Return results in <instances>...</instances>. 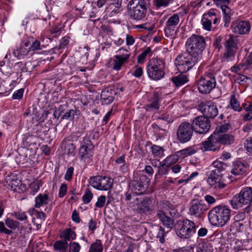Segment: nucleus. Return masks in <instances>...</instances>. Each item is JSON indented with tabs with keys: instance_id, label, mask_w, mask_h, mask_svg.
Returning <instances> with one entry per match:
<instances>
[{
	"instance_id": "1",
	"label": "nucleus",
	"mask_w": 252,
	"mask_h": 252,
	"mask_svg": "<svg viewBox=\"0 0 252 252\" xmlns=\"http://www.w3.org/2000/svg\"><path fill=\"white\" fill-rule=\"evenodd\" d=\"M231 210L225 205H219L212 208L208 217L210 223L215 226L222 227L229 220Z\"/></svg>"
},
{
	"instance_id": "2",
	"label": "nucleus",
	"mask_w": 252,
	"mask_h": 252,
	"mask_svg": "<svg viewBox=\"0 0 252 252\" xmlns=\"http://www.w3.org/2000/svg\"><path fill=\"white\" fill-rule=\"evenodd\" d=\"M235 141V136L231 133L223 134H212L207 141L202 142L204 151H216L219 150L221 145H230Z\"/></svg>"
},
{
	"instance_id": "3",
	"label": "nucleus",
	"mask_w": 252,
	"mask_h": 252,
	"mask_svg": "<svg viewBox=\"0 0 252 252\" xmlns=\"http://www.w3.org/2000/svg\"><path fill=\"white\" fill-rule=\"evenodd\" d=\"M165 62L159 58H152L147 63L146 72L151 80L158 81L165 75Z\"/></svg>"
},
{
	"instance_id": "4",
	"label": "nucleus",
	"mask_w": 252,
	"mask_h": 252,
	"mask_svg": "<svg viewBox=\"0 0 252 252\" xmlns=\"http://www.w3.org/2000/svg\"><path fill=\"white\" fill-rule=\"evenodd\" d=\"M206 45L204 37L193 34L188 39L186 43V51L201 60L202 52L205 49Z\"/></svg>"
},
{
	"instance_id": "5",
	"label": "nucleus",
	"mask_w": 252,
	"mask_h": 252,
	"mask_svg": "<svg viewBox=\"0 0 252 252\" xmlns=\"http://www.w3.org/2000/svg\"><path fill=\"white\" fill-rule=\"evenodd\" d=\"M201 60L188 51L179 55L175 60V64L179 71L187 72Z\"/></svg>"
},
{
	"instance_id": "6",
	"label": "nucleus",
	"mask_w": 252,
	"mask_h": 252,
	"mask_svg": "<svg viewBox=\"0 0 252 252\" xmlns=\"http://www.w3.org/2000/svg\"><path fill=\"white\" fill-rule=\"evenodd\" d=\"M147 6L144 0H132L127 5V12L129 17L134 20L144 18L147 13Z\"/></svg>"
},
{
	"instance_id": "7",
	"label": "nucleus",
	"mask_w": 252,
	"mask_h": 252,
	"mask_svg": "<svg viewBox=\"0 0 252 252\" xmlns=\"http://www.w3.org/2000/svg\"><path fill=\"white\" fill-rule=\"evenodd\" d=\"M196 232L194 222L188 219L178 220L176 226V233L180 238L188 239Z\"/></svg>"
},
{
	"instance_id": "8",
	"label": "nucleus",
	"mask_w": 252,
	"mask_h": 252,
	"mask_svg": "<svg viewBox=\"0 0 252 252\" xmlns=\"http://www.w3.org/2000/svg\"><path fill=\"white\" fill-rule=\"evenodd\" d=\"M252 202V188L243 189L240 192L234 195L230 200L232 207L234 209L239 208V204L249 205Z\"/></svg>"
},
{
	"instance_id": "9",
	"label": "nucleus",
	"mask_w": 252,
	"mask_h": 252,
	"mask_svg": "<svg viewBox=\"0 0 252 252\" xmlns=\"http://www.w3.org/2000/svg\"><path fill=\"white\" fill-rule=\"evenodd\" d=\"M216 84L215 74L211 72L207 73L198 80V89L201 94H209L216 87Z\"/></svg>"
},
{
	"instance_id": "10",
	"label": "nucleus",
	"mask_w": 252,
	"mask_h": 252,
	"mask_svg": "<svg viewBox=\"0 0 252 252\" xmlns=\"http://www.w3.org/2000/svg\"><path fill=\"white\" fill-rule=\"evenodd\" d=\"M194 129L191 124L185 122L182 123L177 130V137L181 143L189 142L193 135Z\"/></svg>"
},
{
	"instance_id": "11",
	"label": "nucleus",
	"mask_w": 252,
	"mask_h": 252,
	"mask_svg": "<svg viewBox=\"0 0 252 252\" xmlns=\"http://www.w3.org/2000/svg\"><path fill=\"white\" fill-rule=\"evenodd\" d=\"M90 184L94 189L107 190L112 187V182L110 178L102 176L92 177L89 180Z\"/></svg>"
},
{
	"instance_id": "12",
	"label": "nucleus",
	"mask_w": 252,
	"mask_h": 252,
	"mask_svg": "<svg viewBox=\"0 0 252 252\" xmlns=\"http://www.w3.org/2000/svg\"><path fill=\"white\" fill-rule=\"evenodd\" d=\"M191 124L194 131L199 134H205L207 133L211 127L210 120L203 116L194 118Z\"/></svg>"
},
{
	"instance_id": "13",
	"label": "nucleus",
	"mask_w": 252,
	"mask_h": 252,
	"mask_svg": "<svg viewBox=\"0 0 252 252\" xmlns=\"http://www.w3.org/2000/svg\"><path fill=\"white\" fill-rule=\"evenodd\" d=\"M208 209V206L202 200L194 199L190 203L189 213L191 216L201 218Z\"/></svg>"
},
{
	"instance_id": "14",
	"label": "nucleus",
	"mask_w": 252,
	"mask_h": 252,
	"mask_svg": "<svg viewBox=\"0 0 252 252\" xmlns=\"http://www.w3.org/2000/svg\"><path fill=\"white\" fill-rule=\"evenodd\" d=\"M180 22V17L178 14H174L167 20L164 31L167 37H174L176 34V29Z\"/></svg>"
},
{
	"instance_id": "15",
	"label": "nucleus",
	"mask_w": 252,
	"mask_h": 252,
	"mask_svg": "<svg viewBox=\"0 0 252 252\" xmlns=\"http://www.w3.org/2000/svg\"><path fill=\"white\" fill-rule=\"evenodd\" d=\"M81 144L79 151V156L81 160L85 161L87 159L93 157L94 146L92 141L88 138H84Z\"/></svg>"
},
{
	"instance_id": "16",
	"label": "nucleus",
	"mask_w": 252,
	"mask_h": 252,
	"mask_svg": "<svg viewBox=\"0 0 252 252\" xmlns=\"http://www.w3.org/2000/svg\"><path fill=\"white\" fill-rule=\"evenodd\" d=\"M198 109L204 115V117L208 119L209 118H214L219 113L216 105L211 101L201 103L198 106Z\"/></svg>"
},
{
	"instance_id": "17",
	"label": "nucleus",
	"mask_w": 252,
	"mask_h": 252,
	"mask_svg": "<svg viewBox=\"0 0 252 252\" xmlns=\"http://www.w3.org/2000/svg\"><path fill=\"white\" fill-rule=\"evenodd\" d=\"M219 17L214 10L211 9L204 13L201 18V24L203 28L207 31H210L212 25H216L219 21Z\"/></svg>"
},
{
	"instance_id": "18",
	"label": "nucleus",
	"mask_w": 252,
	"mask_h": 252,
	"mask_svg": "<svg viewBox=\"0 0 252 252\" xmlns=\"http://www.w3.org/2000/svg\"><path fill=\"white\" fill-rule=\"evenodd\" d=\"M222 174H219L218 171H211L207 180V183L215 189H220L226 187L223 183Z\"/></svg>"
},
{
	"instance_id": "19",
	"label": "nucleus",
	"mask_w": 252,
	"mask_h": 252,
	"mask_svg": "<svg viewBox=\"0 0 252 252\" xmlns=\"http://www.w3.org/2000/svg\"><path fill=\"white\" fill-rule=\"evenodd\" d=\"M142 178H145V177H137L136 180H131L129 183V190L131 192H133V195L143 194L146 191L147 188V184L142 182Z\"/></svg>"
},
{
	"instance_id": "20",
	"label": "nucleus",
	"mask_w": 252,
	"mask_h": 252,
	"mask_svg": "<svg viewBox=\"0 0 252 252\" xmlns=\"http://www.w3.org/2000/svg\"><path fill=\"white\" fill-rule=\"evenodd\" d=\"M231 29L234 33L245 34L249 32L251 25L248 21H236L232 23Z\"/></svg>"
},
{
	"instance_id": "21",
	"label": "nucleus",
	"mask_w": 252,
	"mask_h": 252,
	"mask_svg": "<svg viewBox=\"0 0 252 252\" xmlns=\"http://www.w3.org/2000/svg\"><path fill=\"white\" fill-rule=\"evenodd\" d=\"M116 92L112 87L105 88L100 94V101L103 105H108L111 103L114 99Z\"/></svg>"
},
{
	"instance_id": "22",
	"label": "nucleus",
	"mask_w": 252,
	"mask_h": 252,
	"mask_svg": "<svg viewBox=\"0 0 252 252\" xmlns=\"http://www.w3.org/2000/svg\"><path fill=\"white\" fill-rule=\"evenodd\" d=\"M134 203L137 205V210L140 213L147 214L152 210L150 205L151 201L147 197L143 198L139 201V199L136 198L134 200Z\"/></svg>"
},
{
	"instance_id": "23",
	"label": "nucleus",
	"mask_w": 252,
	"mask_h": 252,
	"mask_svg": "<svg viewBox=\"0 0 252 252\" xmlns=\"http://www.w3.org/2000/svg\"><path fill=\"white\" fill-rule=\"evenodd\" d=\"M157 216L165 227L171 229L174 226V220L170 217L165 215L163 211L158 210Z\"/></svg>"
},
{
	"instance_id": "24",
	"label": "nucleus",
	"mask_w": 252,
	"mask_h": 252,
	"mask_svg": "<svg viewBox=\"0 0 252 252\" xmlns=\"http://www.w3.org/2000/svg\"><path fill=\"white\" fill-rule=\"evenodd\" d=\"M247 169V166L244 163L237 161L234 162L231 173L235 176L241 175L245 173Z\"/></svg>"
},
{
	"instance_id": "25",
	"label": "nucleus",
	"mask_w": 252,
	"mask_h": 252,
	"mask_svg": "<svg viewBox=\"0 0 252 252\" xmlns=\"http://www.w3.org/2000/svg\"><path fill=\"white\" fill-rule=\"evenodd\" d=\"M224 47L225 50H231L236 52L238 50V40L237 37L232 34H229L228 39L225 42Z\"/></svg>"
},
{
	"instance_id": "26",
	"label": "nucleus",
	"mask_w": 252,
	"mask_h": 252,
	"mask_svg": "<svg viewBox=\"0 0 252 252\" xmlns=\"http://www.w3.org/2000/svg\"><path fill=\"white\" fill-rule=\"evenodd\" d=\"M30 51L29 42L27 41L21 45L19 48L13 51L14 55L21 59L22 57L27 55Z\"/></svg>"
},
{
	"instance_id": "27",
	"label": "nucleus",
	"mask_w": 252,
	"mask_h": 252,
	"mask_svg": "<svg viewBox=\"0 0 252 252\" xmlns=\"http://www.w3.org/2000/svg\"><path fill=\"white\" fill-rule=\"evenodd\" d=\"M50 201L48 194H39L35 198V208H38L42 206L47 205Z\"/></svg>"
},
{
	"instance_id": "28",
	"label": "nucleus",
	"mask_w": 252,
	"mask_h": 252,
	"mask_svg": "<svg viewBox=\"0 0 252 252\" xmlns=\"http://www.w3.org/2000/svg\"><path fill=\"white\" fill-rule=\"evenodd\" d=\"M127 56H125L124 58H122L121 56H115L114 59L113 60L112 68L117 71L120 70L124 64L127 62Z\"/></svg>"
},
{
	"instance_id": "29",
	"label": "nucleus",
	"mask_w": 252,
	"mask_h": 252,
	"mask_svg": "<svg viewBox=\"0 0 252 252\" xmlns=\"http://www.w3.org/2000/svg\"><path fill=\"white\" fill-rule=\"evenodd\" d=\"M171 81L176 87H179L187 83L188 79L187 76L181 72L178 75L173 77Z\"/></svg>"
},
{
	"instance_id": "30",
	"label": "nucleus",
	"mask_w": 252,
	"mask_h": 252,
	"mask_svg": "<svg viewBox=\"0 0 252 252\" xmlns=\"http://www.w3.org/2000/svg\"><path fill=\"white\" fill-rule=\"evenodd\" d=\"M169 167L163 161L160 162L159 165L158 166V171L155 174V179H159L162 176L166 174L168 172Z\"/></svg>"
},
{
	"instance_id": "31",
	"label": "nucleus",
	"mask_w": 252,
	"mask_h": 252,
	"mask_svg": "<svg viewBox=\"0 0 252 252\" xmlns=\"http://www.w3.org/2000/svg\"><path fill=\"white\" fill-rule=\"evenodd\" d=\"M67 247L66 241H57L54 244V248L57 252H67Z\"/></svg>"
},
{
	"instance_id": "32",
	"label": "nucleus",
	"mask_w": 252,
	"mask_h": 252,
	"mask_svg": "<svg viewBox=\"0 0 252 252\" xmlns=\"http://www.w3.org/2000/svg\"><path fill=\"white\" fill-rule=\"evenodd\" d=\"M232 129L231 126L229 123H226L218 126L213 134H226L230 130H232Z\"/></svg>"
},
{
	"instance_id": "33",
	"label": "nucleus",
	"mask_w": 252,
	"mask_h": 252,
	"mask_svg": "<svg viewBox=\"0 0 252 252\" xmlns=\"http://www.w3.org/2000/svg\"><path fill=\"white\" fill-rule=\"evenodd\" d=\"M60 236L62 238H64L65 240L64 241H70L72 240H74L76 238V234L74 231H73L71 228H67L64 230L61 234Z\"/></svg>"
},
{
	"instance_id": "34",
	"label": "nucleus",
	"mask_w": 252,
	"mask_h": 252,
	"mask_svg": "<svg viewBox=\"0 0 252 252\" xmlns=\"http://www.w3.org/2000/svg\"><path fill=\"white\" fill-rule=\"evenodd\" d=\"M180 155L178 152H177L167 157L165 159L163 160V161L167 165V166L170 167L171 165L175 164L178 161Z\"/></svg>"
},
{
	"instance_id": "35",
	"label": "nucleus",
	"mask_w": 252,
	"mask_h": 252,
	"mask_svg": "<svg viewBox=\"0 0 252 252\" xmlns=\"http://www.w3.org/2000/svg\"><path fill=\"white\" fill-rule=\"evenodd\" d=\"M223 14V21L225 22L224 27H228L230 22L231 16L230 15V9L228 6H222L221 8Z\"/></svg>"
},
{
	"instance_id": "36",
	"label": "nucleus",
	"mask_w": 252,
	"mask_h": 252,
	"mask_svg": "<svg viewBox=\"0 0 252 252\" xmlns=\"http://www.w3.org/2000/svg\"><path fill=\"white\" fill-rule=\"evenodd\" d=\"M160 98L157 94H154L150 102L146 105L147 109H158L159 107V100Z\"/></svg>"
},
{
	"instance_id": "37",
	"label": "nucleus",
	"mask_w": 252,
	"mask_h": 252,
	"mask_svg": "<svg viewBox=\"0 0 252 252\" xmlns=\"http://www.w3.org/2000/svg\"><path fill=\"white\" fill-rule=\"evenodd\" d=\"M103 246L100 240H96L94 243L92 244L89 252H102Z\"/></svg>"
},
{
	"instance_id": "38",
	"label": "nucleus",
	"mask_w": 252,
	"mask_h": 252,
	"mask_svg": "<svg viewBox=\"0 0 252 252\" xmlns=\"http://www.w3.org/2000/svg\"><path fill=\"white\" fill-rule=\"evenodd\" d=\"M236 53L231 50H225L222 57V61L223 62L232 61L234 59Z\"/></svg>"
},
{
	"instance_id": "39",
	"label": "nucleus",
	"mask_w": 252,
	"mask_h": 252,
	"mask_svg": "<svg viewBox=\"0 0 252 252\" xmlns=\"http://www.w3.org/2000/svg\"><path fill=\"white\" fill-rule=\"evenodd\" d=\"M196 252H213V250L209 245L201 242L198 244Z\"/></svg>"
},
{
	"instance_id": "40",
	"label": "nucleus",
	"mask_w": 252,
	"mask_h": 252,
	"mask_svg": "<svg viewBox=\"0 0 252 252\" xmlns=\"http://www.w3.org/2000/svg\"><path fill=\"white\" fill-rule=\"evenodd\" d=\"M233 78L235 82L240 85H244L248 80L251 79L250 78L240 73L233 75Z\"/></svg>"
},
{
	"instance_id": "41",
	"label": "nucleus",
	"mask_w": 252,
	"mask_h": 252,
	"mask_svg": "<svg viewBox=\"0 0 252 252\" xmlns=\"http://www.w3.org/2000/svg\"><path fill=\"white\" fill-rule=\"evenodd\" d=\"M230 105L231 108L236 111L240 112L242 110L239 101L236 98L234 94L232 95L230 99Z\"/></svg>"
},
{
	"instance_id": "42",
	"label": "nucleus",
	"mask_w": 252,
	"mask_h": 252,
	"mask_svg": "<svg viewBox=\"0 0 252 252\" xmlns=\"http://www.w3.org/2000/svg\"><path fill=\"white\" fill-rule=\"evenodd\" d=\"M171 2V0H153V5L157 8L166 7Z\"/></svg>"
},
{
	"instance_id": "43",
	"label": "nucleus",
	"mask_w": 252,
	"mask_h": 252,
	"mask_svg": "<svg viewBox=\"0 0 252 252\" xmlns=\"http://www.w3.org/2000/svg\"><path fill=\"white\" fill-rule=\"evenodd\" d=\"M213 165L214 169L212 171H218L219 174H221V171L225 170L226 167V165L225 163L218 160L214 161Z\"/></svg>"
},
{
	"instance_id": "44",
	"label": "nucleus",
	"mask_w": 252,
	"mask_h": 252,
	"mask_svg": "<svg viewBox=\"0 0 252 252\" xmlns=\"http://www.w3.org/2000/svg\"><path fill=\"white\" fill-rule=\"evenodd\" d=\"M152 152L155 157H161L163 156L164 150L160 146L153 145L151 147Z\"/></svg>"
},
{
	"instance_id": "45",
	"label": "nucleus",
	"mask_w": 252,
	"mask_h": 252,
	"mask_svg": "<svg viewBox=\"0 0 252 252\" xmlns=\"http://www.w3.org/2000/svg\"><path fill=\"white\" fill-rule=\"evenodd\" d=\"M93 197V194L89 189L85 190L84 194L82 196V200L85 204L90 203Z\"/></svg>"
},
{
	"instance_id": "46",
	"label": "nucleus",
	"mask_w": 252,
	"mask_h": 252,
	"mask_svg": "<svg viewBox=\"0 0 252 252\" xmlns=\"http://www.w3.org/2000/svg\"><path fill=\"white\" fill-rule=\"evenodd\" d=\"M180 157H187L188 156L192 155L196 153V151L192 147H189L183 150L177 152Z\"/></svg>"
},
{
	"instance_id": "47",
	"label": "nucleus",
	"mask_w": 252,
	"mask_h": 252,
	"mask_svg": "<svg viewBox=\"0 0 252 252\" xmlns=\"http://www.w3.org/2000/svg\"><path fill=\"white\" fill-rule=\"evenodd\" d=\"M166 232H165L164 229L160 226L158 229V231L157 235V238L158 239L159 241L163 244L165 241V238L166 236Z\"/></svg>"
},
{
	"instance_id": "48",
	"label": "nucleus",
	"mask_w": 252,
	"mask_h": 252,
	"mask_svg": "<svg viewBox=\"0 0 252 252\" xmlns=\"http://www.w3.org/2000/svg\"><path fill=\"white\" fill-rule=\"evenodd\" d=\"M125 158V156L123 155L115 160L116 163L117 164H122L120 166V168L123 172H126L127 170V166L126 165Z\"/></svg>"
},
{
	"instance_id": "49",
	"label": "nucleus",
	"mask_w": 252,
	"mask_h": 252,
	"mask_svg": "<svg viewBox=\"0 0 252 252\" xmlns=\"http://www.w3.org/2000/svg\"><path fill=\"white\" fill-rule=\"evenodd\" d=\"M151 49L150 47H147L138 56L137 58V62L139 63H142L145 60L146 56L151 52Z\"/></svg>"
},
{
	"instance_id": "50",
	"label": "nucleus",
	"mask_w": 252,
	"mask_h": 252,
	"mask_svg": "<svg viewBox=\"0 0 252 252\" xmlns=\"http://www.w3.org/2000/svg\"><path fill=\"white\" fill-rule=\"evenodd\" d=\"M243 63L245 65V67L243 68V71L252 68V52L250 53L246 60L243 61Z\"/></svg>"
},
{
	"instance_id": "51",
	"label": "nucleus",
	"mask_w": 252,
	"mask_h": 252,
	"mask_svg": "<svg viewBox=\"0 0 252 252\" xmlns=\"http://www.w3.org/2000/svg\"><path fill=\"white\" fill-rule=\"evenodd\" d=\"M76 114V111L74 110H70L64 113L62 117V119H66L70 121H72L74 119V116Z\"/></svg>"
},
{
	"instance_id": "52",
	"label": "nucleus",
	"mask_w": 252,
	"mask_h": 252,
	"mask_svg": "<svg viewBox=\"0 0 252 252\" xmlns=\"http://www.w3.org/2000/svg\"><path fill=\"white\" fill-rule=\"evenodd\" d=\"M5 224L10 229H15L18 227L19 223L16 220L7 218L5 220Z\"/></svg>"
},
{
	"instance_id": "53",
	"label": "nucleus",
	"mask_w": 252,
	"mask_h": 252,
	"mask_svg": "<svg viewBox=\"0 0 252 252\" xmlns=\"http://www.w3.org/2000/svg\"><path fill=\"white\" fill-rule=\"evenodd\" d=\"M81 246L79 243L75 242H71L69 245L68 252H79Z\"/></svg>"
},
{
	"instance_id": "54",
	"label": "nucleus",
	"mask_w": 252,
	"mask_h": 252,
	"mask_svg": "<svg viewBox=\"0 0 252 252\" xmlns=\"http://www.w3.org/2000/svg\"><path fill=\"white\" fill-rule=\"evenodd\" d=\"M13 216L16 219L21 221L27 220L28 219V217L26 215V213L21 211L14 212Z\"/></svg>"
},
{
	"instance_id": "55",
	"label": "nucleus",
	"mask_w": 252,
	"mask_h": 252,
	"mask_svg": "<svg viewBox=\"0 0 252 252\" xmlns=\"http://www.w3.org/2000/svg\"><path fill=\"white\" fill-rule=\"evenodd\" d=\"M75 147L74 145L72 143H68L65 144V152L68 155H72L73 154Z\"/></svg>"
},
{
	"instance_id": "56",
	"label": "nucleus",
	"mask_w": 252,
	"mask_h": 252,
	"mask_svg": "<svg viewBox=\"0 0 252 252\" xmlns=\"http://www.w3.org/2000/svg\"><path fill=\"white\" fill-rule=\"evenodd\" d=\"M245 67V65L243 63H240L238 65H235L232 66L230 68V70L231 72L235 73L236 74L239 73V72Z\"/></svg>"
},
{
	"instance_id": "57",
	"label": "nucleus",
	"mask_w": 252,
	"mask_h": 252,
	"mask_svg": "<svg viewBox=\"0 0 252 252\" xmlns=\"http://www.w3.org/2000/svg\"><path fill=\"white\" fill-rule=\"evenodd\" d=\"M106 201V197L104 195H100L97 198V201L95 203V206L101 208L103 207Z\"/></svg>"
},
{
	"instance_id": "58",
	"label": "nucleus",
	"mask_w": 252,
	"mask_h": 252,
	"mask_svg": "<svg viewBox=\"0 0 252 252\" xmlns=\"http://www.w3.org/2000/svg\"><path fill=\"white\" fill-rule=\"evenodd\" d=\"M73 172L74 168L73 167L67 168L64 176V179L67 181H70L72 179Z\"/></svg>"
},
{
	"instance_id": "59",
	"label": "nucleus",
	"mask_w": 252,
	"mask_h": 252,
	"mask_svg": "<svg viewBox=\"0 0 252 252\" xmlns=\"http://www.w3.org/2000/svg\"><path fill=\"white\" fill-rule=\"evenodd\" d=\"M23 89H20L18 90H17L13 93L12 95V98L13 99H21L23 97Z\"/></svg>"
},
{
	"instance_id": "60",
	"label": "nucleus",
	"mask_w": 252,
	"mask_h": 252,
	"mask_svg": "<svg viewBox=\"0 0 252 252\" xmlns=\"http://www.w3.org/2000/svg\"><path fill=\"white\" fill-rule=\"evenodd\" d=\"M204 199L209 206L214 204L217 201V198L209 194L206 195Z\"/></svg>"
},
{
	"instance_id": "61",
	"label": "nucleus",
	"mask_w": 252,
	"mask_h": 252,
	"mask_svg": "<svg viewBox=\"0 0 252 252\" xmlns=\"http://www.w3.org/2000/svg\"><path fill=\"white\" fill-rule=\"evenodd\" d=\"M117 53L119 54L116 55V56H121L122 58H124L125 56H127L128 57L127 58V61L130 57V53H128V51L126 49H125L123 48H120L118 51Z\"/></svg>"
},
{
	"instance_id": "62",
	"label": "nucleus",
	"mask_w": 252,
	"mask_h": 252,
	"mask_svg": "<svg viewBox=\"0 0 252 252\" xmlns=\"http://www.w3.org/2000/svg\"><path fill=\"white\" fill-rule=\"evenodd\" d=\"M67 192V185L66 184H62L60 188L59 196L63 197L65 196Z\"/></svg>"
},
{
	"instance_id": "63",
	"label": "nucleus",
	"mask_w": 252,
	"mask_h": 252,
	"mask_svg": "<svg viewBox=\"0 0 252 252\" xmlns=\"http://www.w3.org/2000/svg\"><path fill=\"white\" fill-rule=\"evenodd\" d=\"M230 0H216L215 3L217 6H220L222 8V6H228Z\"/></svg>"
},
{
	"instance_id": "64",
	"label": "nucleus",
	"mask_w": 252,
	"mask_h": 252,
	"mask_svg": "<svg viewBox=\"0 0 252 252\" xmlns=\"http://www.w3.org/2000/svg\"><path fill=\"white\" fill-rule=\"evenodd\" d=\"M69 43V37L65 36L62 38L60 41L59 49H63L66 47Z\"/></svg>"
}]
</instances>
